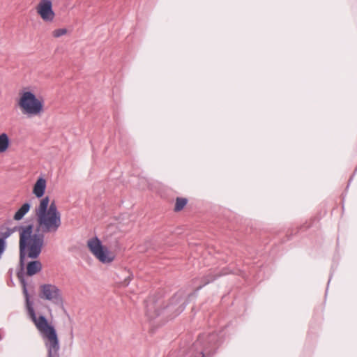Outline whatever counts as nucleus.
Instances as JSON below:
<instances>
[{"label":"nucleus","mask_w":357,"mask_h":357,"mask_svg":"<svg viewBox=\"0 0 357 357\" xmlns=\"http://www.w3.org/2000/svg\"><path fill=\"white\" fill-rule=\"evenodd\" d=\"M31 208V204L26 202L17 211L13 216L15 220H21L24 216L29 211Z\"/></svg>","instance_id":"9d476101"},{"label":"nucleus","mask_w":357,"mask_h":357,"mask_svg":"<svg viewBox=\"0 0 357 357\" xmlns=\"http://www.w3.org/2000/svg\"><path fill=\"white\" fill-rule=\"evenodd\" d=\"M188 200L187 198L179 197H176L174 211L175 212H179L182 211L188 204Z\"/></svg>","instance_id":"ddd939ff"},{"label":"nucleus","mask_w":357,"mask_h":357,"mask_svg":"<svg viewBox=\"0 0 357 357\" xmlns=\"http://www.w3.org/2000/svg\"><path fill=\"white\" fill-rule=\"evenodd\" d=\"M226 273V272H223L222 271H220L218 268H211L209 269L204 275L206 277V279L210 280V283H211L216 279H218L219 277L224 275Z\"/></svg>","instance_id":"9b49d317"},{"label":"nucleus","mask_w":357,"mask_h":357,"mask_svg":"<svg viewBox=\"0 0 357 357\" xmlns=\"http://www.w3.org/2000/svg\"><path fill=\"white\" fill-rule=\"evenodd\" d=\"M200 357H205V354L203 352H201V356Z\"/></svg>","instance_id":"aec40b11"},{"label":"nucleus","mask_w":357,"mask_h":357,"mask_svg":"<svg viewBox=\"0 0 357 357\" xmlns=\"http://www.w3.org/2000/svg\"><path fill=\"white\" fill-rule=\"evenodd\" d=\"M87 245L91 253L102 263H110L114 259V256L112 255L107 248L102 245L100 240L95 236L89 239L87 242Z\"/></svg>","instance_id":"20e7f679"},{"label":"nucleus","mask_w":357,"mask_h":357,"mask_svg":"<svg viewBox=\"0 0 357 357\" xmlns=\"http://www.w3.org/2000/svg\"><path fill=\"white\" fill-rule=\"evenodd\" d=\"M66 33H67V29L65 28L57 29H55L54 31H53L52 36L54 38H59V37L65 35Z\"/></svg>","instance_id":"dca6fc26"},{"label":"nucleus","mask_w":357,"mask_h":357,"mask_svg":"<svg viewBox=\"0 0 357 357\" xmlns=\"http://www.w3.org/2000/svg\"><path fill=\"white\" fill-rule=\"evenodd\" d=\"M162 304V301L156 300L154 296H149L145 301L146 314L149 319H155L160 314Z\"/></svg>","instance_id":"0eeeda50"},{"label":"nucleus","mask_w":357,"mask_h":357,"mask_svg":"<svg viewBox=\"0 0 357 357\" xmlns=\"http://www.w3.org/2000/svg\"><path fill=\"white\" fill-rule=\"evenodd\" d=\"M36 11L44 22H52L54 21L55 13L53 10L51 0H40L36 6Z\"/></svg>","instance_id":"423d86ee"},{"label":"nucleus","mask_w":357,"mask_h":357,"mask_svg":"<svg viewBox=\"0 0 357 357\" xmlns=\"http://www.w3.org/2000/svg\"><path fill=\"white\" fill-rule=\"evenodd\" d=\"M24 295L26 298L29 316L45 340V345L47 350V357H59V340L54 326L49 324L48 320L44 315L36 317L33 303L30 301L29 294L25 287L24 288Z\"/></svg>","instance_id":"f03ea898"},{"label":"nucleus","mask_w":357,"mask_h":357,"mask_svg":"<svg viewBox=\"0 0 357 357\" xmlns=\"http://www.w3.org/2000/svg\"><path fill=\"white\" fill-rule=\"evenodd\" d=\"M46 189V180L43 177H39L33 185V193L37 198L42 197Z\"/></svg>","instance_id":"6e6552de"},{"label":"nucleus","mask_w":357,"mask_h":357,"mask_svg":"<svg viewBox=\"0 0 357 357\" xmlns=\"http://www.w3.org/2000/svg\"><path fill=\"white\" fill-rule=\"evenodd\" d=\"M131 278H132V275H129L125 280L124 281L122 282L123 285V286H128L131 280Z\"/></svg>","instance_id":"6ab92c4d"},{"label":"nucleus","mask_w":357,"mask_h":357,"mask_svg":"<svg viewBox=\"0 0 357 357\" xmlns=\"http://www.w3.org/2000/svg\"><path fill=\"white\" fill-rule=\"evenodd\" d=\"M185 303H183L182 304H181L178 308L176 309V314H175V316L179 314L180 313H181L184 309H185Z\"/></svg>","instance_id":"a211bd4d"},{"label":"nucleus","mask_w":357,"mask_h":357,"mask_svg":"<svg viewBox=\"0 0 357 357\" xmlns=\"http://www.w3.org/2000/svg\"><path fill=\"white\" fill-rule=\"evenodd\" d=\"M40 297L51 301L52 303L61 305L63 303L61 290L54 284H44L40 287Z\"/></svg>","instance_id":"39448f33"},{"label":"nucleus","mask_w":357,"mask_h":357,"mask_svg":"<svg viewBox=\"0 0 357 357\" xmlns=\"http://www.w3.org/2000/svg\"><path fill=\"white\" fill-rule=\"evenodd\" d=\"M197 281L199 282V286H197L195 289V291H199L201 289H202L204 286L207 285L210 283V280L208 279H206L205 275H203L201 278H197L193 280V282L195 283Z\"/></svg>","instance_id":"4468645a"},{"label":"nucleus","mask_w":357,"mask_h":357,"mask_svg":"<svg viewBox=\"0 0 357 357\" xmlns=\"http://www.w3.org/2000/svg\"><path fill=\"white\" fill-rule=\"evenodd\" d=\"M26 275L32 276L41 271L42 264L38 260L31 261L26 264Z\"/></svg>","instance_id":"1a4fd4ad"},{"label":"nucleus","mask_w":357,"mask_h":357,"mask_svg":"<svg viewBox=\"0 0 357 357\" xmlns=\"http://www.w3.org/2000/svg\"><path fill=\"white\" fill-rule=\"evenodd\" d=\"M19 227H15L13 229H7L6 231L1 232L0 234V240L3 241V243L6 245V239L8 238L13 232L15 231ZM20 231V229H18Z\"/></svg>","instance_id":"2eb2a0df"},{"label":"nucleus","mask_w":357,"mask_h":357,"mask_svg":"<svg viewBox=\"0 0 357 357\" xmlns=\"http://www.w3.org/2000/svg\"><path fill=\"white\" fill-rule=\"evenodd\" d=\"M180 303V297L176 294L171 300V302L169 305L164 307V308H170L171 310L174 309V304Z\"/></svg>","instance_id":"f3484780"},{"label":"nucleus","mask_w":357,"mask_h":357,"mask_svg":"<svg viewBox=\"0 0 357 357\" xmlns=\"http://www.w3.org/2000/svg\"><path fill=\"white\" fill-rule=\"evenodd\" d=\"M36 225L32 223L20 226V266L17 276L23 289H26V282L23 272L26 258L37 259L41 253L45 243V234L56 233L61 225V215L55 201L50 204L49 197L43 198L36 208Z\"/></svg>","instance_id":"f257e3e1"},{"label":"nucleus","mask_w":357,"mask_h":357,"mask_svg":"<svg viewBox=\"0 0 357 357\" xmlns=\"http://www.w3.org/2000/svg\"><path fill=\"white\" fill-rule=\"evenodd\" d=\"M10 139L8 135L3 132L0 135V153H4L9 147Z\"/></svg>","instance_id":"f8f14e48"},{"label":"nucleus","mask_w":357,"mask_h":357,"mask_svg":"<svg viewBox=\"0 0 357 357\" xmlns=\"http://www.w3.org/2000/svg\"><path fill=\"white\" fill-rule=\"evenodd\" d=\"M17 106L22 113L27 117L41 115L44 112V101L38 98L31 91L23 90L20 93Z\"/></svg>","instance_id":"7ed1b4c3"}]
</instances>
